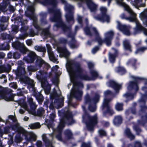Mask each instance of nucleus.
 Returning <instances> with one entry per match:
<instances>
[{
	"instance_id": "1",
	"label": "nucleus",
	"mask_w": 147,
	"mask_h": 147,
	"mask_svg": "<svg viewBox=\"0 0 147 147\" xmlns=\"http://www.w3.org/2000/svg\"><path fill=\"white\" fill-rule=\"evenodd\" d=\"M75 68L71 66L69 67V73L70 75L74 79H79L82 80H94L98 76V73L94 70H93L90 71L91 78L87 74H83V69L81 67L80 64L78 63H76L74 64Z\"/></svg>"
},
{
	"instance_id": "2",
	"label": "nucleus",
	"mask_w": 147,
	"mask_h": 147,
	"mask_svg": "<svg viewBox=\"0 0 147 147\" xmlns=\"http://www.w3.org/2000/svg\"><path fill=\"white\" fill-rule=\"evenodd\" d=\"M75 122V121L73 119L72 113L71 112H68L65 115L64 118H62L57 126L55 130L58 134L56 135V138L59 141L62 140V133L63 128L66 124L68 125H71Z\"/></svg>"
},
{
	"instance_id": "3",
	"label": "nucleus",
	"mask_w": 147,
	"mask_h": 147,
	"mask_svg": "<svg viewBox=\"0 0 147 147\" xmlns=\"http://www.w3.org/2000/svg\"><path fill=\"white\" fill-rule=\"evenodd\" d=\"M131 77L134 81H131L129 82L127 88L129 90H134V92L133 93H127L124 95V96L127 99L126 100V102L134 99V95L136 94L139 90L138 84L140 83L142 80H145L144 78L139 77L132 76Z\"/></svg>"
},
{
	"instance_id": "4",
	"label": "nucleus",
	"mask_w": 147,
	"mask_h": 147,
	"mask_svg": "<svg viewBox=\"0 0 147 147\" xmlns=\"http://www.w3.org/2000/svg\"><path fill=\"white\" fill-rule=\"evenodd\" d=\"M92 29L95 36V40L98 42L100 46L102 45L103 43H105L107 46L109 47L111 45L114 35V33L111 30L106 32L104 39L102 40L96 28L93 27Z\"/></svg>"
},
{
	"instance_id": "5",
	"label": "nucleus",
	"mask_w": 147,
	"mask_h": 147,
	"mask_svg": "<svg viewBox=\"0 0 147 147\" xmlns=\"http://www.w3.org/2000/svg\"><path fill=\"white\" fill-rule=\"evenodd\" d=\"M26 97L22 96V98H19V105L28 111L29 113L33 114L35 112L36 106L35 102L33 101L32 97L28 98L27 102H26Z\"/></svg>"
},
{
	"instance_id": "6",
	"label": "nucleus",
	"mask_w": 147,
	"mask_h": 147,
	"mask_svg": "<svg viewBox=\"0 0 147 147\" xmlns=\"http://www.w3.org/2000/svg\"><path fill=\"white\" fill-rule=\"evenodd\" d=\"M82 119L89 131L93 130L94 127L98 123V118L96 115L91 116L89 113L86 112L83 116Z\"/></svg>"
},
{
	"instance_id": "7",
	"label": "nucleus",
	"mask_w": 147,
	"mask_h": 147,
	"mask_svg": "<svg viewBox=\"0 0 147 147\" xmlns=\"http://www.w3.org/2000/svg\"><path fill=\"white\" fill-rule=\"evenodd\" d=\"M36 139V136L34 133L27 131L19 124V143L24 140L28 143L32 142Z\"/></svg>"
},
{
	"instance_id": "8",
	"label": "nucleus",
	"mask_w": 147,
	"mask_h": 147,
	"mask_svg": "<svg viewBox=\"0 0 147 147\" xmlns=\"http://www.w3.org/2000/svg\"><path fill=\"white\" fill-rule=\"evenodd\" d=\"M48 73L42 70H40L37 74V78L41 82V86L45 92H49L51 89V86L47 80Z\"/></svg>"
},
{
	"instance_id": "9",
	"label": "nucleus",
	"mask_w": 147,
	"mask_h": 147,
	"mask_svg": "<svg viewBox=\"0 0 147 147\" xmlns=\"http://www.w3.org/2000/svg\"><path fill=\"white\" fill-rule=\"evenodd\" d=\"M12 91L8 88H4L0 86V100L3 99L7 101H14L18 104V100L15 101L14 99L16 94H13Z\"/></svg>"
},
{
	"instance_id": "10",
	"label": "nucleus",
	"mask_w": 147,
	"mask_h": 147,
	"mask_svg": "<svg viewBox=\"0 0 147 147\" xmlns=\"http://www.w3.org/2000/svg\"><path fill=\"white\" fill-rule=\"evenodd\" d=\"M1 37L3 40H6V43H3L0 45V49L3 50H9L10 48L9 43L13 40L14 38L13 36L6 33H3L1 34Z\"/></svg>"
},
{
	"instance_id": "11",
	"label": "nucleus",
	"mask_w": 147,
	"mask_h": 147,
	"mask_svg": "<svg viewBox=\"0 0 147 147\" xmlns=\"http://www.w3.org/2000/svg\"><path fill=\"white\" fill-rule=\"evenodd\" d=\"M73 8V7L70 5H66L65 7V10L67 12L65 15L66 21L69 24L68 26L71 25V26L75 22Z\"/></svg>"
},
{
	"instance_id": "12",
	"label": "nucleus",
	"mask_w": 147,
	"mask_h": 147,
	"mask_svg": "<svg viewBox=\"0 0 147 147\" xmlns=\"http://www.w3.org/2000/svg\"><path fill=\"white\" fill-rule=\"evenodd\" d=\"M55 26L57 28H61L64 33H68V37L70 38L71 39L75 38L74 34L72 32L71 25L67 26L63 22H60L58 23H56Z\"/></svg>"
},
{
	"instance_id": "13",
	"label": "nucleus",
	"mask_w": 147,
	"mask_h": 147,
	"mask_svg": "<svg viewBox=\"0 0 147 147\" xmlns=\"http://www.w3.org/2000/svg\"><path fill=\"white\" fill-rule=\"evenodd\" d=\"M48 11L49 13L53 14V16L50 18L51 22H56V23L62 22L61 20V14L59 10L49 8Z\"/></svg>"
},
{
	"instance_id": "14",
	"label": "nucleus",
	"mask_w": 147,
	"mask_h": 147,
	"mask_svg": "<svg viewBox=\"0 0 147 147\" xmlns=\"http://www.w3.org/2000/svg\"><path fill=\"white\" fill-rule=\"evenodd\" d=\"M140 109L139 111V114L140 115L144 114V115H142L141 116V120H139L138 123L142 125H144L147 123V106L146 105H140Z\"/></svg>"
},
{
	"instance_id": "15",
	"label": "nucleus",
	"mask_w": 147,
	"mask_h": 147,
	"mask_svg": "<svg viewBox=\"0 0 147 147\" xmlns=\"http://www.w3.org/2000/svg\"><path fill=\"white\" fill-rule=\"evenodd\" d=\"M35 9L33 5L28 6L27 8V11L25 12L26 16L30 18L33 21V25L38 24L37 19L36 17L34 15Z\"/></svg>"
},
{
	"instance_id": "16",
	"label": "nucleus",
	"mask_w": 147,
	"mask_h": 147,
	"mask_svg": "<svg viewBox=\"0 0 147 147\" xmlns=\"http://www.w3.org/2000/svg\"><path fill=\"white\" fill-rule=\"evenodd\" d=\"M100 98V95L98 93H95L94 95L92 97H91L89 94L87 93L84 97L85 103H86L89 102H90L95 104H96L99 101Z\"/></svg>"
},
{
	"instance_id": "17",
	"label": "nucleus",
	"mask_w": 147,
	"mask_h": 147,
	"mask_svg": "<svg viewBox=\"0 0 147 147\" xmlns=\"http://www.w3.org/2000/svg\"><path fill=\"white\" fill-rule=\"evenodd\" d=\"M21 83L27 84L28 86L31 88H33L34 86V81L30 79L26 74H22L20 75L19 77V82Z\"/></svg>"
},
{
	"instance_id": "18",
	"label": "nucleus",
	"mask_w": 147,
	"mask_h": 147,
	"mask_svg": "<svg viewBox=\"0 0 147 147\" xmlns=\"http://www.w3.org/2000/svg\"><path fill=\"white\" fill-rule=\"evenodd\" d=\"M107 85L113 89L116 93H118L122 88V84H119L115 81L110 80L106 82Z\"/></svg>"
},
{
	"instance_id": "19",
	"label": "nucleus",
	"mask_w": 147,
	"mask_h": 147,
	"mask_svg": "<svg viewBox=\"0 0 147 147\" xmlns=\"http://www.w3.org/2000/svg\"><path fill=\"white\" fill-rule=\"evenodd\" d=\"M37 57V56L34 52L31 51L27 54V56L24 57L23 60L27 63H34Z\"/></svg>"
},
{
	"instance_id": "20",
	"label": "nucleus",
	"mask_w": 147,
	"mask_h": 147,
	"mask_svg": "<svg viewBox=\"0 0 147 147\" xmlns=\"http://www.w3.org/2000/svg\"><path fill=\"white\" fill-rule=\"evenodd\" d=\"M118 23L119 29L125 35H130L131 34L130 31V27L125 25H122L119 22H118Z\"/></svg>"
},
{
	"instance_id": "21",
	"label": "nucleus",
	"mask_w": 147,
	"mask_h": 147,
	"mask_svg": "<svg viewBox=\"0 0 147 147\" xmlns=\"http://www.w3.org/2000/svg\"><path fill=\"white\" fill-rule=\"evenodd\" d=\"M96 18L97 20L103 22H109L110 20L109 16L107 14L98 15L96 17Z\"/></svg>"
},
{
	"instance_id": "22",
	"label": "nucleus",
	"mask_w": 147,
	"mask_h": 147,
	"mask_svg": "<svg viewBox=\"0 0 147 147\" xmlns=\"http://www.w3.org/2000/svg\"><path fill=\"white\" fill-rule=\"evenodd\" d=\"M88 8L92 12H96L97 10V5L92 0L86 2Z\"/></svg>"
},
{
	"instance_id": "23",
	"label": "nucleus",
	"mask_w": 147,
	"mask_h": 147,
	"mask_svg": "<svg viewBox=\"0 0 147 147\" xmlns=\"http://www.w3.org/2000/svg\"><path fill=\"white\" fill-rule=\"evenodd\" d=\"M123 49L125 51L131 53L132 51V46L130 41L127 39L124 40L123 42Z\"/></svg>"
},
{
	"instance_id": "24",
	"label": "nucleus",
	"mask_w": 147,
	"mask_h": 147,
	"mask_svg": "<svg viewBox=\"0 0 147 147\" xmlns=\"http://www.w3.org/2000/svg\"><path fill=\"white\" fill-rule=\"evenodd\" d=\"M28 51V49L26 47L23 43H22L19 41V58L22 55H24Z\"/></svg>"
},
{
	"instance_id": "25",
	"label": "nucleus",
	"mask_w": 147,
	"mask_h": 147,
	"mask_svg": "<svg viewBox=\"0 0 147 147\" xmlns=\"http://www.w3.org/2000/svg\"><path fill=\"white\" fill-rule=\"evenodd\" d=\"M125 135L130 140H132L135 139V136L131 132L129 128H127L124 131Z\"/></svg>"
},
{
	"instance_id": "26",
	"label": "nucleus",
	"mask_w": 147,
	"mask_h": 147,
	"mask_svg": "<svg viewBox=\"0 0 147 147\" xmlns=\"http://www.w3.org/2000/svg\"><path fill=\"white\" fill-rule=\"evenodd\" d=\"M10 128H11L13 130H16L17 134L16 136V142L18 143V123H17L16 124H13V123L9 124Z\"/></svg>"
},
{
	"instance_id": "27",
	"label": "nucleus",
	"mask_w": 147,
	"mask_h": 147,
	"mask_svg": "<svg viewBox=\"0 0 147 147\" xmlns=\"http://www.w3.org/2000/svg\"><path fill=\"white\" fill-rule=\"evenodd\" d=\"M128 65L131 64L132 67L135 70L137 68V65H139V63H137V60L136 59H129L127 62Z\"/></svg>"
},
{
	"instance_id": "28",
	"label": "nucleus",
	"mask_w": 147,
	"mask_h": 147,
	"mask_svg": "<svg viewBox=\"0 0 147 147\" xmlns=\"http://www.w3.org/2000/svg\"><path fill=\"white\" fill-rule=\"evenodd\" d=\"M82 94L83 92L82 91L78 89L74 92L73 96L77 100H81L82 99Z\"/></svg>"
},
{
	"instance_id": "29",
	"label": "nucleus",
	"mask_w": 147,
	"mask_h": 147,
	"mask_svg": "<svg viewBox=\"0 0 147 147\" xmlns=\"http://www.w3.org/2000/svg\"><path fill=\"white\" fill-rule=\"evenodd\" d=\"M17 120L15 116L13 115H9L8 117V119L5 121V124H10L15 122Z\"/></svg>"
},
{
	"instance_id": "30",
	"label": "nucleus",
	"mask_w": 147,
	"mask_h": 147,
	"mask_svg": "<svg viewBox=\"0 0 147 147\" xmlns=\"http://www.w3.org/2000/svg\"><path fill=\"white\" fill-rule=\"evenodd\" d=\"M130 16L128 17L127 20L130 22H135L137 23L138 21L136 17V14L133 12L129 14Z\"/></svg>"
},
{
	"instance_id": "31",
	"label": "nucleus",
	"mask_w": 147,
	"mask_h": 147,
	"mask_svg": "<svg viewBox=\"0 0 147 147\" xmlns=\"http://www.w3.org/2000/svg\"><path fill=\"white\" fill-rule=\"evenodd\" d=\"M22 18L21 17L19 16V20H20V21L19 20V23L21 22V25L22 26L20 30L19 29V31H20L22 32L25 33L28 29V27L24 26L25 23L24 21L22 22Z\"/></svg>"
},
{
	"instance_id": "32",
	"label": "nucleus",
	"mask_w": 147,
	"mask_h": 147,
	"mask_svg": "<svg viewBox=\"0 0 147 147\" xmlns=\"http://www.w3.org/2000/svg\"><path fill=\"white\" fill-rule=\"evenodd\" d=\"M42 139L46 146L51 147L52 146V142L47 138L45 134H43L42 135Z\"/></svg>"
},
{
	"instance_id": "33",
	"label": "nucleus",
	"mask_w": 147,
	"mask_h": 147,
	"mask_svg": "<svg viewBox=\"0 0 147 147\" xmlns=\"http://www.w3.org/2000/svg\"><path fill=\"white\" fill-rule=\"evenodd\" d=\"M41 16L40 21L41 23L44 25L47 24L48 22L46 19L47 17V14L46 13H41L40 14Z\"/></svg>"
},
{
	"instance_id": "34",
	"label": "nucleus",
	"mask_w": 147,
	"mask_h": 147,
	"mask_svg": "<svg viewBox=\"0 0 147 147\" xmlns=\"http://www.w3.org/2000/svg\"><path fill=\"white\" fill-rule=\"evenodd\" d=\"M115 71L117 73H120L121 75H124L126 72L125 69L124 67L120 66L116 67Z\"/></svg>"
},
{
	"instance_id": "35",
	"label": "nucleus",
	"mask_w": 147,
	"mask_h": 147,
	"mask_svg": "<svg viewBox=\"0 0 147 147\" xmlns=\"http://www.w3.org/2000/svg\"><path fill=\"white\" fill-rule=\"evenodd\" d=\"M122 122V118L120 116L115 117L113 120V123L115 125H119Z\"/></svg>"
},
{
	"instance_id": "36",
	"label": "nucleus",
	"mask_w": 147,
	"mask_h": 147,
	"mask_svg": "<svg viewBox=\"0 0 147 147\" xmlns=\"http://www.w3.org/2000/svg\"><path fill=\"white\" fill-rule=\"evenodd\" d=\"M65 138L68 140L72 138L73 134L71 131L69 129L65 130L64 132Z\"/></svg>"
},
{
	"instance_id": "37",
	"label": "nucleus",
	"mask_w": 147,
	"mask_h": 147,
	"mask_svg": "<svg viewBox=\"0 0 147 147\" xmlns=\"http://www.w3.org/2000/svg\"><path fill=\"white\" fill-rule=\"evenodd\" d=\"M136 28L134 29V33L136 34L140 32V31L143 30L144 27H143L141 24L138 22L136 23Z\"/></svg>"
},
{
	"instance_id": "38",
	"label": "nucleus",
	"mask_w": 147,
	"mask_h": 147,
	"mask_svg": "<svg viewBox=\"0 0 147 147\" xmlns=\"http://www.w3.org/2000/svg\"><path fill=\"white\" fill-rule=\"evenodd\" d=\"M35 105L36 106V108L35 109V112L33 113V114L29 113L30 114L35 115L38 116H41L42 115V112L44 111L43 109L42 108H38L37 111V112H36V107L37 106V105L35 103Z\"/></svg>"
},
{
	"instance_id": "39",
	"label": "nucleus",
	"mask_w": 147,
	"mask_h": 147,
	"mask_svg": "<svg viewBox=\"0 0 147 147\" xmlns=\"http://www.w3.org/2000/svg\"><path fill=\"white\" fill-rule=\"evenodd\" d=\"M56 0H44L41 2L40 0H35V2L36 3H41L44 5L50 3L54 4L56 2Z\"/></svg>"
},
{
	"instance_id": "40",
	"label": "nucleus",
	"mask_w": 147,
	"mask_h": 147,
	"mask_svg": "<svg viewBox=\"0 0 147 147\" xmlns=\"http://www.w3.org/2000/svg\"><path fill=\"white\" fill-rule=\"evenodd\" d=\"M86 104H88V109L89 111L92 112H94L96 111V104L90 102Z\"/></svg>"
},
{
	"instance_id": "41",
	"label": "nucleus",
	"mask_w": 147,
	"mask_h": 147,
	"mask_svg": "<svg viewBox=\"0 0 147 147\" xmlns=\"http://www.w3.org/2000/svg\"><path fill=\"white\" fill-rule=\"evenodd\" d=\"M142 2V0H134L132 2V4L136 8H138L143 6V5L141 3Z\"/></svg>"
},
{
	"instance_id": "42",
	"label": "nucleus",
	"mask_w": 147,
	"mask_h": 147,
	"mask_svg": "<svg viewBox=\"0 0 147 147\" xmlns=\"http://www.w3.org/2000/svg\"><path fill=\"white\" fill-rule=\"evenodd\" d=\"M115 113L113 110L111 109L110 107L106 109V110L103 112V114L104 115L108 114L110 116H112Z\"/></svg>"
},
{
	"instance_id": "43",
	"label": "nucleus",
	"mask_w": 147,
	"mask_h": 147,
	"mask_svg": "<svg viewBox=\"0 0 147 147\" xmlns=\"http://www.w3.org/2000/svg\"><path fill=\"white\" fill-rule=\"evenodd\" d=\"M50 27V25L47 28L44 29L42 31V34L44 36H47L50 35V32L49 31V29Z\"/></svg>"
},
{
	"instance_id": "44",
	"label": "nucleus",
	"mask_w": 147,
	"mask_h": 147,
	"mask_svg": "<svg viewBox=\"0 0 147 147\" xmlns=\"http://www.w3.org/2000/svg\"><path fill=\"white\" fill-rule=\"evenodd\" d=\"M76 41L75 38H72L71 39V41L68 42V44L70 47L71 48H75L77 47V46L76 44Z\"/></svg>"
},
{
	"instance_id": "45",
	"label": "nucleus",
	"mask_w": 147,
	"mask_h": 147,
	"mask_svg": "<svg viewBox=\"0 0 147 147\" xmlns=\"http://www.w3.org/2000/svg\"><path fill=\"white\" fill-rule=\"evenodd\" d=\"M45 61L41 58L37 59L36 60L35 65L37 67L40 68L43 65Z\"/></svg>"
},
{
	"instance_id": "46",
	"label": "nucleus",
	"mask_w": 147,
	"mask_h": 147,
	"mask_svg": "<svg viewBox=\"0 0 147 147\" xmlns=\"http://www.w3.org/2000/svg\"><path fill=\"white\" fill-rule=\"evenodd\" d=\"M147 49V47H141L138 48L135 51V54L137 55L138 53H143Z\"/></svg>"
},
{
	"instance_id": "47",
	"label": "nucleus",
	"mask_w": 147,
	"mask_h": 147,
	"mask_svg": "<svg viewBox=\"0 0 147 147\" xmlns=\"http://www.w3.org/2000/svg\"><path fill=\"white\" fill-rule=\"evenodd\" d=\"M31 129H33L39 128L41 127L40 124L38 123H36L31 124L28 125Z\"/></svg>"
},
{
	"instance_id": "48",
	"label": "nucleus",
	"mask_w": 147,
	"mask_h": 147,
	"mask_svg": "<svg viewBox=\"0 0 147 147\" xmlns=\"http://www.w3.org/2000/svg\"><path fill=\"white\" fill-rule=\"evenodd\" d=\"M116 56V54L110 53L109 57V60L110 62L112 63H114L115 61V58Z\"/></svg>"
},
{
	"instance_id": "49",
	"label": "nucleus",
	"mask_w": 147,
	"mask_h": 147,
	"mask_svg": "<svg viewBox=\"0 0 147 147\" xmlns=\"http://www.w3.org/2000/svg\"><path fill=\"white\" fill-rule=\"evenodd\" d=\"M115 107L117 111H121L123 110V104L122 103L117 102L116 104Z\"/></svg>"
},
{
	"instance_id": "50",
	"label": "nucleus",
	"mask_w": 147,
	"mask_h": 147,
	"mask_svg": "<svg viewBox=\"0 0 147 147\" xmlns=\"http://www.w3.org/2000/svg\"><path fill=\"white\" fill-rule=\"evenodd\" d=\"M36 98L40 104H42L44 100V97L41 94H39L36 96Z\"/></svg>"
},
{
	"instance_id": "51",
	"label": "nucleus",
	"mask_w": 147,
	"mask_h": 147,
	"mask_svg": "<svg viewBox=\"0 0 147 147\" xmlns=\"http://www.w3.org/2000/svg\"><path fill=\"white\" fill-rule=\"evenodd\" d=\"M11 28L12 34H16L18 32V25H13Z\"/></svg>"
},
{
	"instance_id": "52",
	"label": "nucleus",
	"mask_w": 147,
	"mask_h": 147,
	"mask_svg": "<svg viewBox=\"0 0 147 147\" xmlns=\"http://www.w3.org/2000/svg\"><path fill=\"white\" fill-rule=\"evenodd\" d=\"M34 48L35 50L39 52H44L46 51L45 48L42 46L36 45L34 47Z\"/></svg>"
},
{
	"instance_id": "53",
	"label": "nucleus",
	"mask_w": 147,
	"mask_h": 147,
	"mask_svg": "<svg viewBox=\"0 0 147 147\" xmlns=\"http://www.w3.org/2000/svg\"><path fill=\"white\" fill-rule=\"evenodd\" d=\"M20 63H19V77L20 75L22 74H26V73L25 68L20 66Z\"/></svg>"
},
{
	"instance_id": "54",
	"label": "nucleus",
	"mask_w": 147,
	"mask_h": 147,
	"mask_svg": "<svg viewBox=\"0 0 147 147\" xmlns=\"http://www.w3.org/2000/svg\"><path fill=\"white\" fill-rule=\"evenodd\" d=\"M50 60L54 63L57 62V59L55 57L53 52H51L49 55Z\"/></svg>"
},
{
	"instance_id": "55",
	"label": "nucleus",
	"mask_w": 147,
	"mask_h": 147,
	"mask_svg": "<svg viewBox=\"0 0 147 147\" xmlns=\"http://www.w3.org/2000/svg\"><path fill=\"white\" fill-rule=\"evenodd\" d=\"M84 30L86 34L90 36H92V35L90 31V27L86 26L84 28Z\"/></svg>"
},
{
	"instance_id": "56",
	"label": "nucleus",
	"mask_w": 147,
	"mask_h": 147,
	"mask_svg": "<svg viewBox=\"0 0 147 147\" xmlns=\"http://www.w3.org/2000/svg\"><path fill=\"white\" fill-rule=\"evenodd\" d=\"M80 147H92V146L90 142L89 141L87 142H82L81 144Z\"/></svg>"
},
{
	"instance_id": "57",
	"label": "nucleus",
	"mask_w": 147,
	"mask_h": 147,
	"mask_svg": "<svg viewBox=\"0 0 147 147\" xmlns=\"http://www.w3.org/2000/svg\"><path fill=\"white\" fill-rule=\"evenodd\" d=\"M17 40L12 44V47L15 49L18 50V37H16Z\"/></svg>"
},
{
	"instance_id": "58",
	"label": "nucleus",
	"mask_w": 147,
	"mask_h": 147,
	"mask_svg": "<svg viewBox=\"0 0 147 147\" xmlns=\"http://www.w3.org/2000/svg\"><path fill=\"white\" fill-rule=\"evenodd\" d=\"M54 90L53 93L51 94L50 96V99L53 100L57 96L58 94L56 90L54 88Z\"/></svg>"
},
{
	"instance_id": "59",
	"label": "nucleus",
	"mask_w": 147,
	"mask_h": 147,
	"mask_svg": "<svg viewBox=\"0 0 147 147\" xmlns=\"http://www.w3.org/2000/svg\"><path fill=\"white\" fill-rule=\"evenodd\" d=\"M59 40L60 43L65 45H66L68 42L67 40L64 38H61Z\"/></svg>"
},
{
	"instance_id": "60",
	"label": "nucleus",
	"mask_w": 147,
	"mask_h": 147,
	"mask_svg": "<svg viewBox=\"0 0 147 147\" xmlns=\"http://www.w3.org/2000/svg\"><path fill=\"white\" fill-rule=\"evenodd\" d=\"M134 130L136 132L137 135H139L140 132H141V129L138 125H135L134 126Z\"/></svg>"
},
{
	"instance_id": "61",
	"label": "nucleus",
	"mask_w": 147,
	"mask_h": 147,
	"mask_svg": "<svg viewBox=\"0 0 147 147\" xmlns=\"http://www.w3.org/2000/svg\"><path fill=\"white\" fill-rule=\"evenodd\" d=\"M123 7H124L125 10L127 11L130 14L133 12V11L130 7L125 3V5Z\"/></svg>"
},
{
	"instance_id": "62",
	"label": "nucleus",
	"mask_w": 147,
	"mask_h": 147,
	"mask_svg": "<svg viewBox=\"0 0 147 147\" xmlns=\"http://www.w3.org/2000/svg\"><path fill=\"white\" fill-rule=\"evenodd\" d=\"M144 13H146L145 11L143 12H142L140 14V17L141 19L144 20L143 21V24L144 25H145L146 26H147V18L146 19L142 15Z\"/></svg>"
},
{
	"instance_id": "63",
	"label": "nucleus",
	"mask_w": 147,
	"mask_h": 147,
	"mask_svg": "<svg viewBox=\"0 0 147 147\" xmlns=\"http://www.w3.org/2000/svg\"><path fill=\"white\" fill-rule=\"evenodd\" d=\"M27 69L29 71L32 72H34L37 70L36 67L32 65L28 66Z\"/></svg>"
},
{
	"instance_id": "64",
	"label": "nucleus",
	"mask_w": 147,
	"mask_h": 147,
	"mask_svg": "<svg viewBox=\"0 0 147 147\" xmlns=\"http://www.w3.org/2000/svg\"><path fill=\"white\" fill-rule=\"evenodd\" d=\"M7 26V25L1 23L0 24V32H2L6 30Z\"/></svg>"
}]
</instances>
